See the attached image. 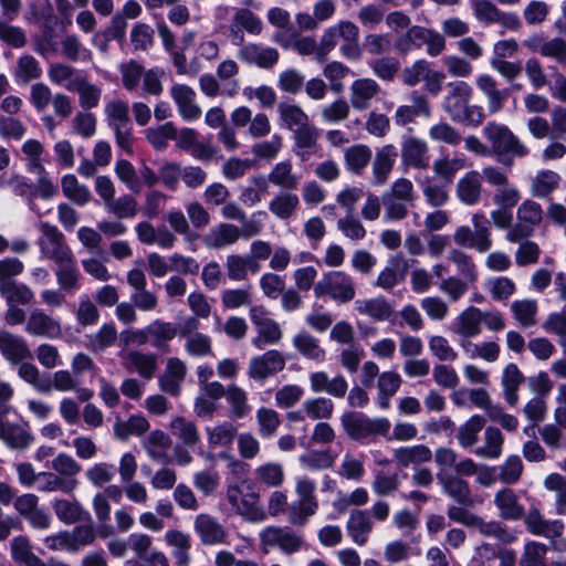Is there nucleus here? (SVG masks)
Returning <instances> with one entry per match:
<instances>
[{
  "label": "nucleus",
  "mask_w": 566,
  "mask_h": 566,
  "mask_svg": "<svg viewBox=\"0 0 566 566\" xmlns=\"http://www.w3.org/2000/svg\"><path fill=\"white\" fill-rule=\"evenodd\" d=\"M447 88L443 109L450 118L464 125L480 126L485 114L481 106L470 104L473 94L471 85L464 81H453L447 84Z\"/></svg>",
  "instance_id": "f257e3e1"
},
{
  "label": "nucleus",
  "mask_w": 566,
  "mask_h": 566,
  "mask_svg": "<svg viewBox=\"0 0 566 566\" xmlns=\"http://www.w3.org/2000/svg\"><path fill=\"white\" fill-rule=\"evenodd\" d=\"M483 135L490 143L491 153L505 167L511 168L514 165L515 157L523 158L530 154L528 148L504 124L489 122L483 127Z\"/></svg>",
  "instance_id": "f03ea898"
},
{
  "label": "nucleus",
  "mask_w": 566,
  "mask_h": 566,
  "mask_svg": "<svg viewBox=\"0 0 566 566\" xmlns=\"http://www.w3.org/2000/svg\"><path fill=\"white\" fill-rule=\"evenodd\" d=\"M344 432L359 443L374 441L378 436H387L390 422L387 418H369L359 411H347L340 417Z\"/></svg>",
  "instance_id": "7ed1b4c3"
},
{
  "label": "nucleus",
  "mask_w": 566,
  "mask_h": 566,
  "mask_svg": "<svg viewBox=\"0 0 566 566\" xmlns=\"http://www.w3.org/2000/svg\"><path fill=\"white\" fill-rule=\"evenodd\" d=\"M227 500L244 520L253 523L266 520V512L260 505V495L254 490L253 482L242 481V485L229 484Z\"/></svg>",
  "instance_id": "20e7f679"
},
{
  "label": "nucleus",
  "mask_w": 566,
  "mask_h": 566,
  "mask_svg": "<svg viewBox=\"0 0 566 566\" xmlns=\"http://www.w3.org/2000/svg\"><path fill=\"white\" fill-rule=\"evenodd\" d=\"M104 113L107 125L115 135L116 145L132 154L135 137L128 104L122 99H112L105 104Z\"/></svg>",
  "instance_id": "39448f33"
},
{
  "label": "nucleus",
  "mask_w": 566,
  "mask_h": 566,
  "mask_svg": "<svg viewBox=\"0 0 566 566\" xmlns=\"http://www.w3.org/2000/svg\"><path fill=\"white\" fill-rule=\"evenodd\" d=\"M473 229L469 226H461L453 233V241L462 248L474 249L484 253L492 248L491 224L485 214L473 213L471 217Z\"/></svg>",
  "instance_id": "423d86ee"
},
{
  "label": "nucleus",
  "mask_w": 566,
  "mask_h": 566,
  "mask_svg": "<svg viewBox=\"0 0 566 566\" xmlns=\"http://www.w3.org/2000/svg\"><path fill=\"white\" fill-rule=\"evenodd\" d=\"M39 229L41 237L38 239V245L42 258L48 259L56 264L70 261L74 254L69 247L65 235L57 227L49 222H40Z\"/></svg>",
  "instance_id": "0eeeda50"
},
{
  "label": "nucleus",
  "mask_w": 566,
  "mask_h": 566,
  "mask_svg": "<svg viewBox=\"0 0 566 566\" xmlns=\"http://www.w3.org/2000/svg\"><path fill=\"white\" fill-rule=\"evenodd\" d=\"M317 297L329 296L339 303H347L355 297V283L353 277L343 271H331L314 285Z\"/></svg>",
  "instance_id": "6e6552de"
},
{
  "label": "nucleus",
  "mask_w": 566,
  "mask_h": 566,
  "mask_svg": "<svg viewBox=\"0 0 566 566\" xmlns=\"http://www.w3.org/2000/svg\"><path fill=\"white\" fill-rule=\"evenodd\" d=\"M315 482L308 478H302L296 482V494L298 501L289 507V521L293 525L302 526L307 518L314 515L318 509L315 497Z\"/></svg>",
  "instance_id": "1a4fd4ad"
},
{
  "label": "nucleus",
  "mask_w": 566,
  "mask_h": 566,
  "mask_svg": "<svg viewBox=\"0 0 566 566\" xmlns=\"http://www.w3.org/2000/svg\"><path fill=\"white\" fill-rule=\"evenodd\" d=\"M517 222L512 231L506 232L505 239L509 242H521L528 239L543 220V210L539 203L533 200L522 202L516 211Z\"/></svg>",
  "instance_id": "9d476101"
},
{
  "label": "nucleus",
  "mask_w": 566,
  "mask_h": 566,
  "mask_svg": "<svg viewBox=\"0 0 566 566\" xmlns=\"http://www.w3.org/2000/svg\"><path fill=\"white\" fill-rule=\"evenodd\" d=\"M260 542L263 548L276 546L287 555L298 552L303 545L302 537L286 526L265 527L260 533Z\"/></svg>",
  "instance_id": "9b49d317"
},
{
  "label": "nucleus",
  "mask_w": 566,
  "mask_h": 566,
  "mask_svg": "<svg viewBox=\"0 0 566 566\" xmlns=\"http://www.w3.org/2000/svg\"><path fill=\"white\" fill-rule=\"evenodd\" d=\"M285 364V358L281 352L270 349L250 360L248 375L251 379L262 381L282 371Z\"/></svg>",
  "instance_id": "f8f14e48"
},
{
  "label": "nucleus",
  "mask_w": 566,
  "mask_h": 566,
  "mask_svg": "<svg viewBox=\"0 0 566 566\" xmlns=\"http://www.w3.org/2000/svg\"><path fill=\"white\" fill-rule=\"evenodd\" d=\"M524 45L531 52L551 57L557 64L566 66V40L563 38L547 39L542 34H533L524 41Z\"/></svg>",
  "instance_id": "ddd939ff"
},
{
  "label": "nucleus",
  "mask_w": 566,
  "mask_h": 566,
  "mask_svg": "<svg viewBox=\"0 0 566 566\" xmlns=\"http://www.w3.org/2000/svg\"><path fill=\"white\" fill-rule=\"evenodd\" d=\"M437 478L443 492L459 505L463 507H473L475 505V500L468 481L458 474L446 472H439Z\"/></svg>",
  "instance_id": "4468645a"
},
{
  "label": "nucleus",
  "mask_w": 566,
  "mask_h": 566,
  "mask_svg": "<svg viewBox=\"0 0 566 566\" xmlns=\"http://www.w3.org/2000/svg\"><path fill=\"white\" fill-rule=\"evenodd\" d=\"M523 518L526 530L531 534L552 541L559 537L565 528L564 523L559 520H545L537 507H531L527 513H524Z\"/></svg>",
  "instance_id": "2eb2a0df"
},
{
  "label": "nucleus",
  "mask_w": 566,
  "mask_h": 566,
  "mask_svg": "<svg viewBox=\"0 0 566 566\" xmlns=\"http://www.w3.org/2000/svg\"><path fill=\"white\" fill-rule=\"evenodd\" d=\"M195 532L198 534L203 545H219L227 542L228 533L218 518L201 513L196 516L193 522Z\"/></svg>",
  "instance_id": "dca6fc26"
},
{
  "label": "nucleus",
  "mask_w": 566,
  "mask_h": 566,
  "mask_svg": "<svg viewBox=\"0 0 566 566\" xmlns=\"http://www.w3.org/2000/svg\"><path fill=\"white\" fill-rule=\"evenodd\" d=\"M25 332L33 336L54 339L61 337L62 327L57 319L43 310L34 308L27 319Z\"/></svg>",
  "instance_id": "f3484780"
},
{
  "label": "nucleus",
  "mask_w": 566,
  "mask_h": 566,
  "mask_svg": "<svg viewBox=\"0 0 566 566\" xmlns=\"http://www.w3.org/2000/svg\"><path fill=\"white\" fill-rule=\"evenodd\" d=\"M0 354L12 365L32 358L27 340L6 329H0Z\"/></svg>",
  "instance_id": "a211bd4d"
},
{
  "label": "nucleus",
  "mask_w": 566,
  "mask_h": 566,
  "mask_svg": "<svg viewBox=\"0 0 566 566\" xmlns=\"http://www.w3.org/2000/svg\"><path fill=\"white\" fill-rule=\"evenodd\" d=\"M170 96L177 105L180 117L187 122L197 120L201 116V108L196 103V92L186 84H174Z\"/></svg>",
  "instance_id": "6ab92c4d"
},
{
  "label": "nucleus",
  "mask_w": 566,
  "mask_h": 566,
  "mask_svg": "<svg viewBox=\"0 0 566 566\" xmlns=\"http://www.w3.org/2000/svg\"><path fill=\"white\" fill-rule=\"evenodd\" d=\"M411 105H400L397 107L394 119L397 126H407L415 122L418 116L429 117L431 115V104L427 96L417 91L410 93Z\"/></svg>",
  "instance_id": "aec40b11"
},
{
  "label": "nucleus",
  "mask_w": 566,
  "mask_h": 566,
  "mask_svg": "<svg viewBox=\"0 0 566 566\" xmlns=\"http://www.w3.org/2000/svg\"><path fill=\"white\" fill-rule=\"evenodd\" d=\"M380 90L379 84L370 77L355 80L349 88L352 107L356 111L369 108L371 101L380 93Z\"/></svg>",
  "instance_id": "412c9836"
},
{
  "label": "nucleus",
  "mask_w": 566,
  "mask_h": 566,
  "mask_svg": "<svg viewBox=\"0 0 566 566\" xmlns=\"http://www.w3.org/2000/svg\"><path fill=\"white\" fill-rule=\"evenodd\" d=\"M402 164L416 169H426L429 166L428 145L424 140L407 136L401 144Z\"/></svg>",
  "instance_id": "4be33fe9"
},
{
  "label": "nucleus",
  "mask_w": 566,
  "mask_h": 566,
  "mask_svg": "<svg viewBox=\"0 0 566 566\" xmlns=\"http://www.w3.org/2000/svg\"><path fill=\"white\" fill-rule=\"evenodd\" d=\"M186 374L187 367L181 359L169 358L164 373L158 378L160 389L170 396H179Z\"/></svg>",
  "instance_id": "5701e85b"
},
{
  "label": "nucleus",
  "mask_w": 566,
  "mask_h": 566,
  "mask_svg": "<svg viewBox=\"0 0 566 566\" xmlns=\"http://www.w3.org/2000/svg\"><path fill=\"white\" fill-rule=\"evenodd\" d=\"M292 133L294 140V154L300 157L302 161L308 160L311 156L317 153L319 130L315 125L310 123Z\"/></svg>",
  "instance_id": "b1692460"
},
{
  "label": "nucleus",
  "mask_w": 566,
  "mask_h": 566,
  "mask_svg": "<svg viewBox=\"0 0 566 566\" xmlns=\"http://www.w3.org/2000/svg\"><path fill=\"white\" fill-rule=\"evenodd\" d=\"M146 343L154 348L165 353L169 352V342L178 334V328L174 323L155 319L145 327Z\"/></svg>",
  "instance_id": "393cba45"
},
{
  "label": "nucleus",
  "mask_w": 566,
  "mask_h": 566,
  "mask_svg": "<svg viewBox=\"0 0 566 566\" xmlns=\"http://www.w3.org/2000/svg\"><path fill=\"white\" fill-rule=\"evenodd\" d=\"M398 157L394 145H385L376 151L373 160V185L381 186L387 182Z\"/></svg>",
  "instance_id": "a878e982"
},
{
  "label": "nucleus",
  "mask_w": 566,
  "mask_h": 566,
  "mask_svg": "<svg viewBox=\"0 0 566 566\" xmlns=\"http://www.w3.org/2000/svg\"><path fill=\"white\" fill-rule=\"evenodd\" d=\"M481 175L476 170H471L462 176L455 185V195L458 199L467 206H475L482 197Z\"/></svg>",
  "instance_id": "bb28decb"
},
{
  "label": "nucleus",
  "mask_w": 566,
  "mask_h": 566,
  "mask_svg": "<svg viewBox=\"0 0 566 566\" xmlns=\"http://www.w3.org/2000/svg\"><path fill=\"white\" fill-rule=\"evenodd\" d=\"M476 86L488 99L490 114H496L504 107L510 96V90H500L494 77L489 74H482L476 78Z\"/></svg>",
  "instance_id": "cd10ccee"
},
{
  "label": "nucleus",
  "mask_w": 566,
  "mask_h": 566,
  "mask_svg": "<svg viewBox=\"0 0 566 566\" xmlns=\"http://www.w3.org/2000/svg\"><path fill=\"white\" fill-rule=\"evenodd\" d=\"M122 358L123 365L128 371H136L145 379H151L157 370V356L155 354L130 350Z\"/></svg>",
  "instance_id": "c85d7f7f"
},
{
  "label": "nucleus",
  "mask_w": 566,
  "mask_h": 566,
  "mask_svg": "<svg viewBox=\"0 0 566 566\" xmlns=\"http://www.w3.org/2000/svg\"><path fill=\"white\" fill-rule=\"evenodd\" d=\"M0 439L12 449H27L33 441L29 423L20 420L18 422H6L0 427Z\"/></svg>",
  "instance_id": "c756f323"
},
{
  "label": "nucleus",
  "mask_w": 566,
  "mask_h": 566,
  "mask_svg": "<svg viewBox=\"0 0 566 566\" xmlns=\"http://www.w3.org/2000/svg\"><path fill=\"white\" fill-rule=\"evenodd\" d=\"M239 57L249 64H256L262 69H271L279 61V52L274 48L261 46L250 43L239 50Z\"/></svg>",
  "instance_id": "7c9ffc66"
},
{
  "label": "nucleus",
  "mask_w": 566,
  "mask_h": 566,
  "mask_svg": "<svg viewBox=\"0 0 566 566\" xmlns=\"http://www.w3.org/2000/svg\"><path fill=\"white\" fill-rule=\"evenodd\" d=\"M66 91L78 95V104L84 111L97 107L102 98V88L91 83L85 75L66 85Z\"/></svg>",
  "instance_id": "2f4dec72"
},
{
  "label": "nucleus",
  "mask_w": 566,
  "mask_h": 566,
  "mask_svg": "<svg viewBox=\"0 0 566 566\" xmlns=\"http://www.w3.org/2000/svg\"><path fill=\"white\" fill-rule=\"evenodd\" d=\"M310 385L313 392H327L336 398H343L348 389V384L342 375L329 379L325 371L312 373Z\"/></svg>",
  "instance_id": "473e14b6"
},
{
  "label": "nucleus",
  "mask_w": 566,
  "mask_h": 566,
  "mask_svg": "<svg viewBox=\"0 0 566 566\" xmlns=\"http://www.w3.org/2000/svg\"><path fill=\"white\" fill-rule=\"evenodd\" d=\"M374 524L368 511L354 510L347 521V532L353 542L359 546L367 543L368 535L373 531Z\"/></svg>",
  "instance_id": "72a5a7b5"
},
{
  "label": "nucleus",
  "mask_w": 566,
  "mask_h": 566,
  "mask_svg": "<svg viewBox=\"0 0 566 566\" xmlns=\"http://www.w3.org/2000/svg\"><path fill=\"white\" fill-rule=\"evenodd\" d=\"M494 504L503 520L518 521L524 516V507L520 504L518 496L512 489L500 490L494 496Z\"/></svg>",
  "instance_id": "f704fd0d"
},
{
  "label": "nucleus",
  "mask_w": 566,
  "mask_h": 566,
  "mask_svg": "<svg viewBox=\"0 0 566 566\" xmlns=\"http://www.w3.org/2000/svg\"><path fill=\"white\" fill-rule=\"evenodd\" d=\"M241 237L239 227L232 223H220L205 235L203 242L210 249H222L234 244Z\"/></svg>",
  "instance_id": "c9c22d12"
},
{
  "label": "nucleus",
  "mask_w": 566,
  "mask_h": 566,
  "mask_svg": "<svg viewBox=\"0 0 566 566\" xmlns=\"http://www.w3.org/2000/svg\"><path fill=\"white\" fill-rule=\"evenodd\" d=\"M432 459V451L424 444H416L410 447H400L394 450L392 460L401 468L409 465L419 467Z\"/></svg>",
  "instance_id": "e433bc0d"
},
{
  "label": "nucleus",
  "mask_w": 566,
  "mask_h": 566,
  "mask_svg": "<svg viewBox=\"0 0 566 566\" xmlns=\"http://www.w3.org/2000/svg\"><path fill=\"white\" fill-rule=\"evenodd\" d=\"M243 30L254 35H259L263 30L261 19L247 8H241L235 11L230 25L231 34L241 41L243 40Z\"/></svg>",
  "instance_id": "4c0bfd02"
},
{
  "label": "nucleus",
  "mask_w": 566,
  "mask_h": 566,
  "mask_svg": "<svg viewBox=\"0 0 566 566\" xmlns=\"http://www.w3.org/2000/svg\"><path fill=\"white\" fill-rule=\"evenodd\" d=\"M165 542L168 546L174 548L172 557L176 560V566H189L191 562L190 548L191 538L188 534L172 528L166 532Z\"/></svg>",
  "instance_id": "58836bf2"
},
{
  "label": "nucleus",
  "mask_w": 566,
  "mask_h": 566,
  "mask_svg": "<svg viewBox=\"0 0 566 566\" xmlns=\"http://www.w3.org/2000/svg\"><path fill=\"white\" fill-rule=\"evenodd\" d=\"M293 346L310 360L323 363L326 358V352L321 347L319 340L306 331H301L293 337Z\"/></svg>",
  "instance_id": "ea45409f"
},
{
  "label": "nucleus",
  "mask_w": 566,
  "mask_h": 566,
  "mask_svg": "<svg viewBox=\"0 0 566 566\" xmlns=\"http://www.w3.org/2000/svg\"><path fill=\"white\" fill-rule=\"evenodd\" d=\"M266 181L284 190L293 191L298 188L301 176L294 174L291 161L285 160L275 164L268 175Z\"/></svg>",
  "instance_id": "a19ab883"
},
{
  "label": "nucleus",
  "mask_w": 566,
  "mask_h": 566,
  "mask_svg": "<svg viewBox=\"0 0 566 566\" xmlns=\"http://www.w3.org/2000/svg\"><path fill=\"white\" fill-rule=\"evenodd\" d=\"M52 509L56 517L65 524H74L82 520L92 522V517L86 513L77 501L57 499L52 502Z\"/></svg>",
  "instance_id": "79ce46f5"
},
{
  "label": "nucleus",
  "mask_w": 566,
  "mask_h": 566,
  "mask_svg": "<svg viewBox=\"0 0 566 566\" xmlns=\"http://www.w3.org/2000/svg\"><path fill=\"white\" fill-rule=\"evenodd\" d=\"M12 74L17 84L27 85L41 77L42 67L34 56L23 54L18 57Z\"/></svg>",
  "instance_id": "37998d69"
},
{
  "label": "nucleus",
  "mask_w": 566,
  "mask_h": 566,
  "mask_svg": "<svg viewBox=\"0 0 566 566\" xmlns=\"http://www.w3.org/2000/svg\"><path fill=\"white\" fill-rule=\"evenodd\" d=\"M482 319V311L470 306L457 317L454 333L464 338L474 337L481 332Z\"/></svg>",
  "instance_id": "c03bdc74"
},
{
  "label": "nucleus",
  "mask_w": 566,
  "mask_h": 566,
  "mask_svg": "<svg viewBox=\"0 0 566 566\" xmlns=\"http://www.w3.org/2000/svg\"><path fill=\"white\" fill-rule=\"evenodd\" d=\"M54 274L61 291L72 293L80 289L81 273L75 258L56 264Z\"/></svg>",
  "instance_id": "a18cd8bd"
},
{
  "label": "nucleus",
  "mask_w": 566,
  "mask_h": 566,
  "mask_svg": "<svg viewBox=\"0 0 566 566\" xmlns=\"http://www.w3.org/2000/svg\"><path fill=\"white\" fill-rule=\"evenodd\" d=\"M277 112L282 126L291 132L311 123L308 115L296 104L281 102Z\"/></svg>",
  "instance_id": "49530a36"
},
{
  "label": "nucleus",
  "mask_w": 566,
  "mask_h": 566,
  "mask_svg": "<svg viewBox=\"0 0 566 566\" xmlns=\"http://www.w3.org/2000/svg\"><path fill=\"white\" fill-rule=\"evenodd\" d=\"M18 365V376L40 394H50V374H42L32 363L23 360Z\"/></svg>",
  "instance_id": "de8ad7c7"
},
{
  "label": "nucleus",
  "mask_w": 566,
  "mask_h": 566,
  "mask_svg": "<svg viewBox=\"0 0 566 566\" xmlns=\"http://www.w3.org/2000/svg\"><path fill=\"white\" fill-rule=\"evenodd\" d=\"M298 205L297 195L286 190L273 197L269 203V210L279 219L287 220L295 213Z\"/></svg>",
  "instance_id": "09e8293b"
},
{
  "label": "nucleus",
  "mask_w": 566,
  "mask_h": 566,
  "mask_svg": "<svg viewBox=\"0 0 566 566\" xmlns=\"http://www.w3.org/2000/svg\"><path fill=\"white\" fill-rule=\"evenodd\" d=\"M371 149L363 144L353 145L345 150L346 167L355 175H360L371 159Z\"/></svg>",
  "instance_id": "8fccbe9b"
},
{
  "label": "nucleus",
  "mask_w": 566,
  "mask_h": 566,
  "mask_svg": "<svg viewBox=\"0 0 566 566\" xmlns=\"http://www.w3.org/2000/svg\"><path fill=\"white\" fill-rule=\"evenodd\" d=\"M210 448L230 447L238 436V428L230 421H224L206 429Z\"/></svg>",
  "instance_id": "3c124183"
},
{
  "label": "nucleus",
  "mask_w": 566,
  "mask_h": 566,
  "mask_svg": "<svg viewBox=\"0 0 566 566\" xmlns=\"http://www.w3.org/2000/svg\"><path fill=\"white\" fill-rule=\"evenodd\" d=\"M0 295L6 300L7 304L28 305L34 297L33 291L23 283L7 282L0 286Z\"/></svg>",
  "instance_id": "603ef678"
},
{
  "label": "nucleus",
  "mask_w": 566,
  "mask_h": 566,
  "mask_svg": "<svg viewBox=\"0 0 566 566\" xmlns=\"http://www.w3.org/2000/svg\"><path fill=\"white\" fill-rule=\"evenodd\" d=\"M357 311L375 321H388L394 314V308L384 297H376L358 303Z\"/></svg>",
  "instance_id": "864d4df0"
},
{
  "label": "nucleus",
  "mask_w": 566,
  "mask_h": 566,
  "mask_svg": "<svg viewBox=\"0 0 566 566\" xmlns=\"http://www.w3.org/2000/svg\"><path fill=\"white\" fill-rule=\"evenodd\" d=\"M524 381V376L515 364H509L503 373L502 384L504 387V396L511 406H515L518 400L517 390Z\"/></svg>",
  "instance_id": "5fc2aeb1"
},
{
  "label": "nucleus",
  "mask_w": 566,
  "mask_h": 566,
  "mask_svg": "<svg viewBox=\"0 0 566 566\" xmlns=\"http://www.w3.org/2000/svg\"><path fill=\"white\" fill-rule=\"evenodd\" d=\"M147 142L157 150L167 148L168 142L177 137V128L172 122L147 128L145 132Z\"/></svg>",
  "instance_id": "6e6d98bb"
},
{
  "label": "nucleus",
  "mask_w": 566,
  "mask_h": 566,
  "mask_svg": "<svg viewBox=\"0 0 566 566\" xmlns=\"http://www.w3.org/2000/svg\"><path fill=\"white\" fill-rule=\"evenodd\" d=\"M448 260L452 262L458 270L460 277L469 283H474L478 277V272L471 255L459 249L449 251Z\"/></svg>",
  "instance_id": "4d7b16f0"
},
{
  "label": "nucleus",
  "mask_w": 566,
  "mask_h": 566,
  "mask_svg": "<svg viewBox=\"0 0 566 566\" xmlns=\"http://www.w3.org/2000/svg\"><path fill=\"white\" fill-rule=\"evenodd\" d=\"M560 176L553 170H541L532 180V193L534 197L545 198L559 185Z\"/></svg>",
  "instance_id": "13d9d810"
},
{
  "label": "nucleus",
  "mask_w": 566,
  "mask_h": 566,
  "mask_svg": "<svg viewBox=\"0 0 566 566\" xmlns=\"http://www.w3.org/2000/svg\"><path fill=\"white\" fill-rule=\"evenodd\" d=\"M485 443L474 450L478 457L496 459L501 455L503 446V434L500 429L488 427L484 431Z\"/></svg>",
  "instance_id": "bf43d9fd"
},
{
  "label": "nucleus",
  "mask_w": 566,
  "mask_h": 566,
  "mask_svg": "<svg viewBox=\"0 0 566 566\" xmlns=\"http://www.w3.org/2000/svg\"><path fill=\"white\" fill-rule=\"evenodd\" d=\"M485 426V419L479 415L472 416L468 421L459 427V444L467 449L471 448L479 440V433Z\"/></svg>",
  "instance_id": "052dcab7"
},
{
  "label": "nucleus",
  "mask_w": 566,
  "mask_h": 566,
  "mask_svg": "<svg viewBox=\"0 0 566 566\" xmlns=\"http://www.w3.org/2000/svg\"><path fill=\"white\" fill-rule=\"evenodd\" d=\"M170 430L175 437L188 447L197 444L200 440V434L196 423L184 417L174 419L170 423Z\"/></svg>",
  "instance_id": "680f3d73"
},
{
  "label": "nucleus",
  "mask_w": 566,
  "mask_h": 566,
  "mask_svg": "<svg viewBox=\"0 0 566 566\" xmlns=\"http://www.w3.org/2000/svg\"><path fill=\"white\" fill-rule=\"evenodd\" d=\"M258 335L252 339V344L258 349H263L266 345L277 344L282 337L283 332L274 319H270L268 322L262 323L260 326L255 327Z\"/></svg>",
  "instance_id": "e2e57ef3"
},
{
  "label": "nucleus",
  "mask_w": 566,
  "mask_h": 566,
  "mask_svg": "<svg viewBox=\"0 0 566 566\" xmlns=\"http://www.w3.org/2000/svg\"><path fill=\"white\" fill-rule=\"evenodd\" d=\"M39 478L44 480V483L39 486L40 491L43 492H56L69 494L77 488L76 479H64L57 473L52 472H40Z\"/></svg>",
  "instance_id": "0e129e2a"
},
{
  "label": "nucleus",
  "mask_w": 566,
  "mask_h": 566,
  "mask_svg": "<svg viewBox=\"0 0 566 566\" xmlns=\"http://www.w3.org/2000/svg\"><path fill=\"white\" fill-rule=\"evenodd\" d=\"M373 73L380 80L391 82L400 70V62L397 57L385 55L368 63Z\"/></svg>",
  "instance_id": "69168bd1"
},
{
  "label": "nucleus",
  "mask_w": 566,
  "mask_h": 566,
  "mask_svg": "<svg viewBox=\"0 0 566 566\" xmlns=\"http://www.w3.org/2000/svg\"><path fill=\"white\" fill-rule=\"evenodd\" d=\"M117 336L115 324L113 322L105 323L88 337V348L93 352H103L116 343Z\"/></svg>",
  "instance_id": "338daca9"
},
{
  "label": "nucleus",
  "mask_w": 566,
  "mask_h": 566,
  "mask_svg": "<svg viewBox=\"0 0 566 566\" xmlns=\"http://www.w3.org/2000/svg\"><path fill=\"white\" fill-rule=\"evenodd\" d=\"M61 186L64 196L76 205L83 206L91 199L90 189L84 185H80L74 175H65L62 178Z\"/></svg>",
  "instance_id": "774afa93"
}]
</instances>
